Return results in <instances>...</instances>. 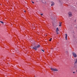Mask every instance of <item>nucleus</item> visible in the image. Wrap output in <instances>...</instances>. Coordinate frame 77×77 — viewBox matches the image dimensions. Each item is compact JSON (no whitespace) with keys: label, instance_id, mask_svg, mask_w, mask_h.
Returning a JSON list of instances; mask_svg holds the SVG:
<instances>
[{"label":"nucleus","instance_id":"ddd939ff","mask_svg":"<svg viewBox=\"0 0 77 77\" xmlns=\"http://www.w3.org/2000/svg\"><path fill=\"white\" fill-rule=\"evenodd\" d=\"M59 24H62V23L60 22Z\"/></svg>","mask_w":77,"mask_h":77},{"label":"nucleus","instance_id":"0eeeda50","mask_svg":"<svg viewBox=\"0 0 77 77\" xmlns=\"http://www.w3.org/2000/svg\"><path fill=\"white\" fill-rule=\"evenodd\" d=\"M52 4H51V6H53V5H54V3L53 2H51Z\"/></svg>","mask_w":77,"mask_h":77},{"label":"nucleus","instance_id":"1a4fd4ad","mask_svg":"<svg viewBox=\"0 0 77 77\" xmlns=\"http://www.w3.org/2000/svg\"><path fill=\"white\" fill-rule=\"evenodd\" d=\"M39 47H40V45H38L37 46V48H39Z\"/></svg>","mask_w":77,"mask_h":77},{"label":"nucleus","instance_id":"f257e3e1","mask_svg":"<svg viewBox=\"0 0 77 77\" xmlns=\"http://www.w3.org/2000/svg\"><path fill=\"white\" fill-rule=\"evenodd\" d=\"M72 55H73L74 57L75 58L77 57V54H76L75 52H73L72 53Z\"/></svg>","mask_w":77,"mask_h":77},{"label":"nucleus","instance_id":"aec40b11","mask_svg":"<svg viewBox=\"0 0 77 77\" xmlns=\"http://www.w3.org/2000/svg\"><path fill=\"white\" fill-rule=\"evenodd\" d=\"M24 12H26V11H24Z\"/></svg>","mask_w":77,"mask_h":77},{"label":"nucleus","instance_id":"5701e85b","mask_svg":"<svg viewBox=\"0 0 77 77\" xmlns=\"http://www.w3.org/2000/svg\"><path fill=\"white\" fill-rule=\"evenodd\" d=\"M66 40H67V39H66Z\"/></svg>","mask_w":77,"mask_h":77},{"label":"nucleus","instance_id":"39448f33","mask_svg":"<svg viewBox=\"0 0 77 77\" xmlns=\"http://www.w3.org/2000/svg\"><path fill=\"white\" fill-rule=\"evenodd\" d=\"M68 15L69 17H71L72 16V13L71 12H69L68 13Z\"/></svg>","mask_w":77,"mask_h":77},{"label":"nucleus","instance_id":"20e7f679","mask_svg":"<svg viewBox=\"0 0 77 77\" xmlns=\"http://www.w3.org/2000/svg\"><path fill=\"white\" fill-rule=\"evenodd\" d=\"M74 62L75 64L77 63V58H75L74 59Z\"/></svg>","mask_w":77,"mask_h":77},{"label":"nucleus","instance_id":"2eb2a0df","mask_svg":"<svg viewBox=\"0 0 77 77\" xmlns=\"http://www.w3.org/2000/svg\"><path fill=\"white\" fill-rule=\"evenodd\" d=\"M51 39H49V41H51Z\"/></svg>","mask_w":77,"mask_h":77},{"label":"nucleus","instance_id":"dca6fc26","mask_svg":"<svg viewBox=\"0 0 77 77\" xmlns=\"http://www.w3.org/2000/svg\"><path fill=\"white\" fill-rule=\"evenodd\" d=\"M73 74H75V72H73Z\"/></svg>","mask_w":77,"mask_h":77},{"label":"nucleus","instance_id":"412c9836","mask_svg":"<svg viewBox=\"0 0 77 77\" xmlns=\"http://www.w3.org/2000/svg\"><path fill=\"white\" fill-rule=\"evenodd\" d=\"M76 72H77V69L76 70Z\"/></svg>","mask_w":77,"mask_h":77},{"label":"nucleus","instance_id":"9b49d317","mask_svg":"<svg viewBox=\"0 0 77 77\" xmlns=\"http://www.w3.org/2000/svg\"><path fill=\"white\" fill-rule=\"evenodd\" d=\"M42 51H43V52H44V50H42V49L41 50Z\"/></svg>","mask_w":77,"mask_h":77},{"label":"nucleus","instance_id":"f8f14e48","mask_svg":"<svg viewBox=\"0 0 77 77\" xmlns=\"http://www.w3.org/2000/svg\"><path fill=\"white\" fill-rule=\"evenodd\" d=\"M31 2L32 3H34V2H33V1H32Z\"/></svg>","mask_w":77,"mask_h":77},{"label":"nucleus","instance_id":"7ed1b4c3","mask_svg":"<svg viewBox=\"0 0 77 77\" xmlns=\"http://www.w3.org/2000/svg\"><path fill=\"white\" fill-rule=\"evenodd\" d=\"M59 28L58 27H57L56 29V32L57 34H59V32H59Z\"/></svg>","mask_w":77,"mask_h":77},{"label":"nucleus","instance_id":"4468645a","mask_svg":"<svg viewBox=\"0 0 77 77\" xmlns=\"http://www.w3.org/2000/svg\"><path fill=\"white\" fill-rule=\"evenodd\" d=\"M59 26H61V24H60Z\"/></svg>","mask_w":77,"mask_h":77},{"label":"nucleus","instance_id":"f03ea898","mask_svg":"<svg viewBox=\"0 0 77 77\" xmlns=\"http://www.w3.org/2000/svg\"><path fill=\"white\" fill-rule=\"evenodd\" d=\"M51 69L52 71H58V70L56 69H54L53 68H51Z\"/></svg>","mask_w":77,"mask_h":77},{"label":"nucleus","instance_id":"a211bd4d","mask_svg":"<svg viewBox=\"0 0 77 77\" xmlns=\"http://www.w3.org/2000/svg\"><path fill=\"white\" fill-rule=\"evenodd\" d=\"M47 34H45V36H47Z\"/></svg>","mask_w":77,"mask_h":77},{"label":"nucleus","instance_id":"f3484780","mask_svg":"<svg viewBox=\"0 0 77 77\" xmlns=\"http://www.w3.org/2000/svg\"><path fill=\"white\" fill-rule=\"evenodd\" d=\"M41 15H43V14H41Z\"/></svg>","mask_w":77,"mask_h":77},{"label":"nucleus","instance_id":"6ab92c4d","mask_svg":"<svg viewBox=\"0 0 77 77\" xmlns=\"http://www.w3.org/2000/svg\"><path fill=\"white\" fill-rule=\"evenodd\" d=\"M66 53H68V52L67 51L66 52Z\"/></svg>","mask_w":77,"mask_h":77},{"label":"nucleus","instance_id":"4be33fe9","mask_svg":"<svg viewBox=\"0 0 77 77\" xmlns=\"http://www.w3.org/2000/svg\"><path fill=\"white\" fill-rule=\"evenodd\" d=\"M50 39H52V38H50Z\"/></svg>","mask_w":77,"mask_h":77},{"label":"nucleus","instance_id":"6e6552de","mask_svg":"<svg viewBox=\"0 0 77 77\" xmlns=\"http://www.w3.org/2000/svg\"><path fill=\"white\" fill-rule=\"evenodd\" d=\"M65 35H66L65 38L66 39H67V36H68V35H67V34H66Z\"/></svg>","mask_w":77,"mask_h":77},{"label":"nucleus","instance_id":"9d476101","mask_svg":"<svg viewBox=\"0 0 77 77\" xmlns=\"http://www.w3.org/2000/svg\"><path fill=\"white\" fill-rule=\"evenodd\" d=\"M0 23H2V24H4V23H3V22L2 21H0Z\"/></svg>","mask_w":77,"mask_h":77},{"label":"nucleus","instance_id":"393cba45","mask_svg":"<svg viewBox=\"0 0 77 77\" xmlns=\"http://www.w3.org/2000/svg\"><path fill=\"white\" fill-rule=\"evenodd\" d=\"M31 48H32V47H31Z\"/></svg>","mask_w":77,"mask_h":77},{"label":"nucleus","instance_id":"423d86ee","mask_svg":"<svg viewBox=\"0 0 77 77\" xmlns=\"http://www.w3.org/2000/svg\"><path fill=\"white\" fill-rule=\"evenodd\" d=\"M32 49H34L35 50H37V47L36 46H35L32 48Z\"/></svg>","mask_w":77,"mask_h":77},{"label":"nucleus","instance_id":"b1692460","mask_svg":"<svg viewBox=\"0 0 77 77\" xmlns=\"http://www.w3.org/2000/svg\"><path fill=\"white\" fill-rule=\"evenodd\" d=\"M34 44H35V43H34Z\"/></svg>","mask_w":77,"mask_h":77},{"label":"nucleus","instance_id":"a878e982","mask_svg":"<svg viewBox=\"0 0 77 77\" xmlns=\"http://www.w3.org/2000/svg\"><path fill=\"white\" fill-rule=\"evenodd\" d=\"M76 43H77V42H76Z\"/></svg>","mask_w":77,"mask_h":77}]
</instances>
